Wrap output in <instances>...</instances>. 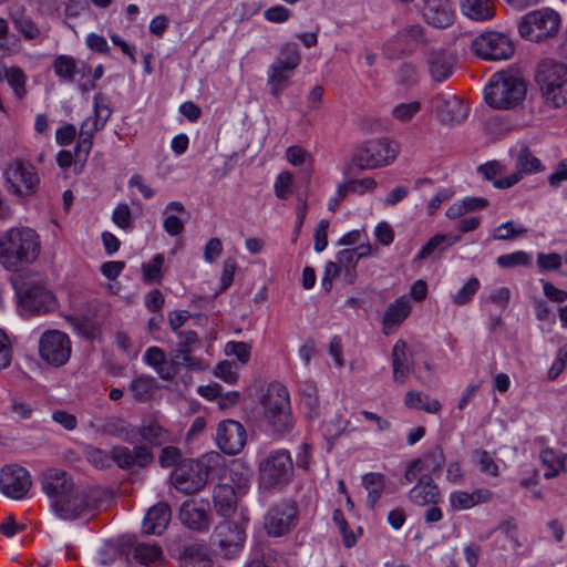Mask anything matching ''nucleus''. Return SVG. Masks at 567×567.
I'll return each instance as SVG.
<instances>
[{"label": "nucleus", "mask_w": 567, "mask_h": 567, "mask_svg": "<svg viewBox=\"0 0 567 567\" xmlns=\"http://www.w3.org/2000/svg\"><path fill=\"white\" fill-rule=\"evenodd\" d=\"M171 507L166 503H157L151 507L143 520V530L146 534L161 535L171 520Z\"/></svg>", "instance_id": "bb28decb"}, {"label": "nucleus", "mask_w": 567, "mask_h": 567, "mask_svg": "<svg viewBox=\"0 0 567 567\" xmlns=\"http://www.w3.org/2000/svg\"><path fill=\"white\" fill-rule=\"evenodd\" d=\"M132 557L142 565L157 564L163 560V550L156 543H137Z\"/></svg>", "instance_id": "58836bf2"}, {"label": "nucleus", "mask_w": 567, "mask_h": 567, "mask_svg": "<svg viewBox=\"0 0 567 567\" xmlns=\"http://www.w3.org/2000/svg\"><path fill=\"white\" fill-rule=\"evenodd\" d=\"M208 467L199 461L186 460L179 463L171 475L173 486L184 493L194 494L207 484Z\"/></svg>", "instance_id": "9b49d317"}, {"label": "nucleus", "mask_w": 567, "mask_h": 567, "mask_svg": "<svg viewBox=\"0 0 567 567\" xmlns=\"http://www.w3.org/2000/svg\"><path fill=\"white\" fill-rule=\"evenodd\" d=\"M144 361L153 367L163 380L171 381L177 374V369L172 364V361L168 367L165 365L166 354L158 347L148 348L144 354Z\"/></svg>", "instance_id": "473e14b6"}, {"label": "nucleus", "mask_w": 567, "mask_h": 567, "mask_svg": "<svg viewBox=\"0 0 567 567\" xmlns=\"http://www.w3.org/2000/svg\"><path fill=\"white\" fill-rule=\"evenodd\" d=\"M526 231V228L516 225L514 221H506L495 229L494 239L508 240L524 235Z\"/></svg>", "instance_id": "bf43d9fd"}, {"label": "nucleus", "mask_w": 567, "mask_h": 567, "mask_svg": "<svg viewBox=\"0 0 567 567\" xmlns=\"http://www.w3.org/2000/svg\"><path fill=\"white\" fill-rule=\"evenodd\" d=\"M112 461L122 470L134 466L145 467L153 462L152 452L144 445L128 449L123 445H115L111 450Z\"/></svg>", "instance_id": "5701e85b"}, {"label": "nucleus", "mask_w": 567, "mask_h": 567, "mask_svg": "<svg viewBox=\"0 0 567 567\" xmlns=\"http://www.w3.org/2000/svg\"><path fill=\"white\" fill-rule=\"evenodd\" d=\"M527 86L525 82L508 72H497L492 75L485 87V101L495 110H512L525 99Z\"/></svg>", "instance_id": "7ed1b4c3"}, {"label": "nucleus", "mask_w": 567, "mask_h": 567, "mask_svg": "<svg viewBox=\"0 0 567 567\" xmlns=\"http://www.w3.org/2000/svg\"><path fill=\"white\" fill-rule=\"evenodd\" d=\"M92 426L101 435L114 436L127 443L137 441V427L120 416L100 419Z\"/></svg>", "instance_id": "b1692460"}, {"label": "nucleus", "mask_w": 567, "mask_h": 567, "mask_svg": "<svg viewBox=\"0 0 567 567\" xmlns=\"http://www.w3.org/2000/svg\"><path fill=\"white\" fill-rule=\"evenodd\" d=\"M18 305L27 315H44L53 311L56 300L53 293L41 282L16 285Z\"/></svg>", "instance_id": "6e6552de"}, {"label": "nucleus", "mask_w": 567, "mask_h": 567, "mask_svg": "<svg viewBox=\"0 0 567 567\" xmlns=\"http://www.w3.org/2000/svg\"><path fill=\"white\" fill-rule=\"evenodd\" d=\"M410 311V300L405 296L398 298L385 311L383 318L384 328L391 329L393 327H398L408 318Z\"/></svg>", "instance_id": "4c0bfd02"}, {"label": "nucleus", "mask_w": 567, "mask_h": 567, "mask_svg": "<svg viewBox=\"0 0 567 567\" xmlns=\"http://www.w3.org/2000/svg\"><path fill=\"white\" fill-rule=\"evenodd\" d=\"M10 18L16 29L28 40L37 39L40 35V29L34 21L25 14V8L22 4L13 6L10 10Z\"/></svg>", "instance_id": "f704fd0d"}, {"label": "nucleus", "mask_w": 567, "mask_h": 567, "mask_svg": "<svg viewBox=\"0 0 567 567\" xmlns=\"http://www.w3.org/2000/svg\"><path fill=\"white\" fill-rule=\"evenodd\" d=\"M216 441L224 453L234 455L245 446L246 431L239 422L225 420L218 424Z\"/></svg>", "instance_id": "412c9836"}, {"label": "nucleus", "mask_w": 567, "mask_h": 567, "mask_svg": "<svg viewBox=\"0 0 567 567\" xmlns=\"http://www.w3.org/2000/svg\"><path fill=\"white\" fill-rule=\"evenodd\" d=\"M362 485L368 491V505L373 509L385 489V476L381 473H368L362 477Z\"/></svg>", "instance_id": "ea45409f"}, {"label": "nucleus", "mask_w": 567, "mask_h": 567, "mask_svg": "<svg viewBox=\"0 0 567 567\" xmlns=\"http://www.w3.org/2000/svg\"><path fill=\"white\" fill-rule=\"evenodd\" d=\"M66 507L72 512L71 515H63L59 507H53L56 515L62 519H76L100 508L101 498L97 491H84L76 488L66 495Z\"/></svg>", "instance_id": "a211bd4d"}, {"label": "nucleus", "mask_w": 567, "mask_h": 567, "mask_svg": "<svg viewBox=\"0 0 567 567\" xmlns=\"http://www.w3.org/2000/svg\"><path fill=\"white\" fill-rule=\"evenodd\" d=\"M535 81L545 103L558 109L567 104V65L555 60L539 62Z\"/></svg>", "instance_id": "20e7f679"}, {"label": "nucleus", "mask_w": 567, "mask_h": 567, "mask_svg": "<svg viewBox=\"0 0 567 567\" xmlns=\"http://www.w3.org/2000/svg\"><path fill=\"white\" fill-rule=\"evenodd\" d=\"M165 258L163 254L155 255L150 261L142 264V279L145 284L151 285L161 282L163 279L162 267Z\"/></svg>", "instance_id": "de8ad7c7"}, {"label": "nucleus", "mask_w": 567, "mask_h": 567, "mask_svg": "<svg viewBox=\"0 0 567 567\" xmlns=\"http://www.w3.org/2000/svg\"><path fill=\"white\" fill-rule=\"evenodd\" d=\"M391 357L393 380L395 383L404 384L411 372V353L404 340L400 339L394 343Z\"/></svg>", "instance_id": "a878e982"}, {"label": "nucleus", "mask_w": 567, "mask_h": 567, "mask_svg": "<svg viewBox=\"0 0 567 567\" xmlns=\"http://www.w3.org/2000/svg\"><path fill=\"white\" fill-rule=\"evenodd\" d=\"M298 509L291 501L274 504L264 519V527L269 536L280 537L296 526Z\"/></svg>", "instance_id": "2eb2a0df"}, {"label": "nucleus", "mask_w": 567, "mask_h": 567, "mask_svg": "<svg viewBox=\"0 0 567 567\" xmlns=\"http://www.w3.org/2000/svg\"><path fill=\"white\" fill-rule=\"evenodd\" d=\"M293 176L290 172H282L275 182V194L280 199H287L291 195Z\"/></svg>", "instance_id": "680f3d73"}, {"label": "nucleus", "mask_w": 567, "mask_h": 567, "mask_svg": "<svg viewBox=\"0 0 567 567\" xmlns=\"http://www.w3.org/2000/svg\"><path fill=\"white\" fill-rule=\"evenodd\" d=\"M112 115V109L103 93L94 96V115L92 116L103 128Z\"/></svg>", "instance_id": "5fc2aeb1"}, {"label": "nucleus", "mask_w": 567, "mask_h": 567, "mask_svg": "<svg viewBox=\"0 0 567 567\" xmlns=\"http://www.w3.org/2000/svg\"><path fill=\"white\" fill-rule=\"evenodd\" d=\"M248 522V516L240 514L238 519L224 520L215 527L213 540L223 557L230 559L243 550Z\"/></svg>", "instance_id": "0eeeda50"}, {"label": "nucleus", "mask_w": 567, "mask_h": 567, "mask_svg": "<svg viewBox=\"0 0 567 567\" xmlns=\"http://www.w3.org/2000/svg\"><path fill=\"white\" fill-rule=\"evenodd\" d=\"M540 460L548 467V472L544 474L546 478H551L558 474L561 464L553 450L544 449L540 452Z\"/></svg>", "instance_id": "e2e57ef3"}, {"label": "nucleus", "mask_w": 567, "mask_h": 567, "mask_svg": "<svg viewBox=\"0 0 567 567\" xmlns=\"http://www.w3.org/2000/svg\"><path fill=\"white\" fill-rule=\"evenodd\" d=\"M427 64L431 76L442 82L452 74L453 56L443 50H433L427 54Z\"/></svg>", "instance_id": "c756f323"}, {"label": "nucleus", "mask_w": 567, "mask_h": 567, "mask_svg": "<svg viewBox=\"0 0 567 567\" xmlns=\"http://www.w3.org/2000/svg\"><path fill=\"white\" fill-rule=\"evenodd\" d=\"M496 262L502 268L528 266L530 264V256L527 252L519 250L512 254L498 256Z\"/></svg>", "instance_id": "6e6d98bb"}, {"label": "nucleus", "mask_w": 567, "mask_h": 567, "mask_svg": "<svg viewBox=\"0 0 567 567\" xmlns=\"http://www.w3.org/2000/svg\"><path fill=\"white\" fill-rule=\"evenodd\" d=\"M423 41V29L420 25H410L392 37L383 48V53L389 59H401L413 52Z\"/></svg>", "instance_id": "f3484780"}, {"label": "nucleus", "mask_w": 567, "mask_h": 567, "mask_svg": "<svg viewBox=\"0 0 567 567\" xmlns=\"http://www.w3.org/2000/svg\"><path fill=\"white\" fill-rule=\"evenodd\" d=\"M301 403L306 409L307 419L313 420L320 415L318 389L315 384H305V386L301 390Z\"/></svg>", "instance_id": "a18cd8bd"}, {"label": "nucleus", "mask_w": 567, "mask_h": 567, "mask_svg": "<svg viewBox=\"0 0 567 567\" xmlns=\"http://www.w3.org/2000/svg\"><path fill=\"white\" fill-rule=\"evenodd\" d=\"M477 172L487 181H498L497 176L505 173V166H503L498 161H489L485 164H482L477 167Z\"/></svg>", "instance_id": "69168bd1"}, {"label": "nucleus", "mask_w": 567, "mask_h": 567, "mask_svg": "<svg viewBox=\"0 0 567 567\" xmlns=\"http://www.w3.org/2000/svg\"><path fill=\"white\" fill-rule=\"evenodd\" d=\"M399 152V145L386 138L368 141L357 148L344 173L351 174L353 166L360 171L388 166L395 161Z\"/></svg>", "instance_id": "39448f33"}, {"label": "nucleus", "mask_w": 567, "mask_h": 567, "mask_svg": "<svg viewBox=\"0 0 567 567\" xmlns=\"http://www.w3.org/2000/svg\"><path fill=\"white\" fill-rule=\"evenodd\" d=\"M31 485L30 474L19 465H7L0 471V491L8 497L23 498Z\"/></svg>", "instance_id": "dca6fc26"}, {"label": "nucleus", "mask_w": 567, "mask_h": 567, "mask_svg": "<svg viewBox=\"0 0 567 567\" xmlns=\"http://www.w3.org/2000/svg\"><path fill=\"white\" fill-rule=\"evenodd\" d=\"M226 353L235 355L241 363H247L250 359L251 347L245 342L230 341L226 344Z\"/></svg>", "instance_id": "0e129e2a"}, {"label": "nucleus", "mask_w": 567, "mask_h": 567, "mask_svg": "<svg viewBox=\"0 0 567 567\" xmlns=\"http://www.w3.org/2000/svg\"><path fill=\"white\" fill-rule=\"evenodd\" d=\"M113 223L122 229H131L133 225L132 212L127 204H118L112 215Z\"/></svg>", "instance_id": "052dcab7"}, {"label": "nucleus", "mask_w": 567, "mask_h": 567, "mask_svg": "<svg viewBox=\"0 0 567 567\" xmlns=\"http://www.w3.org/2000/svg\"><path fill=\"white\" fill-rule=\"evenodd\" d=\"M264 17L267 21L272 23H284L291 17V11L280 4L270 7L264 12Z\"/></svg>", "instance_id": "774afa93"}, {"label": "nucleus", "mask_w": 567, "mask_h": 567, "mask_svg": "<svg viewBox=\"0 0 567 567\" xmlns=\"http://www.w3.org/2000/svg\"><path fill=\"white\" fill-rule=\"evenodd\" d=\"M266 416L275 432L285 433L292 427L290 399L287 388L272 383L264 400Z\"/></svg>", "instance_id": "423d86ee"}, {"label": "nucleus", "mask_w": 567, "mask_h": 567, "mask_svg": "<svg viewBox=\"0 0 567 567\" xmlns=\"http://www.w3.org/2000/svg\"><path fill=\"white\" fill-rule=\"evenodd\" d=\"M179 519L189 529L207 530L210 524L209 504L204 501H185L179 508Z\"/></svg>", "instance_id": "4be33fe9"}, {"label": "nucleus", "mask_w": 567, "mask_h": 567, "mask_svg": "<svg viewBox=\"0 0 567 567\" xmlns=\"http://www.w3.org/2000/svg\"><path fill=\"white\" fill-rule=\"evenodd\" d=\"M156 389V380L150 375H140L132 380L130 390L138 402H147L152 399Z\"/></svg>", "instance_id": "79ce46f5"}, {"label": "nucleus", "mask_w": 567, "mask_h": 567, "mask_svg": "<svg viewBox=\"0 0 567 567\" xmlns=\"http://www.w3.org/2000/svg\"><path fill=\"white\" fill-rule=\"evenodd\" d=\"M72 352L71 341L66 333L59 330L45 331L39 340V353L42 360L53 367L64 365Z\"/></svg>", "instance_id": "ddd939ff"}, {"label": "nucleus", "mask_w": 567, "mask_h": 567, "mask_svg": "<svg viewBox=\"0 0 567 567\" xmlns=\"http://www.w3.org/2000/svg\"><path fill=\"white\" fill-rule=\"evenodd\" d=\"M40 235L29 227H13L0 236V264L18 271L37 261L41 254Z\"/></svg>", "instance_id": "f257e3e1"}, {"label": "nucleus", "mask_w": 567, "mask_h": 567, "mask_svg": "<svg viewBox=\"0 0 567 567\" xmlns=\"http://www.w3.org/2000/svg\"><path fill=\"white\" fill-rule=\"evenodd\" d=\"M559 16L550 9L527 13L518 24L519 34L529 41L539 42L554 35L559 27Z\"/></svg>", "instance_id": "1a4fd4ad"}, {"label": "nucleus", "mask_w": 567, "mask_h": 567, "mask_svg": "<svg viewBox=\"0 0 567 567\" xmlns=\"http://www.w3.org/2000/svg\"><path fill=\"white\" fill-rule=\"evenodd\" d=\"M481 284L477 278H471L455 295L452 296V301L457 306L466 305L477 292Z\"/></svg>", "instance_id": "864d4df0"}, {"label": "nucleus", "mask_w": 567, "mask_h": 567, "mask_svg": "<svg viewBox=\"0 0 567 567\" xmlns=\"http://www.w3.org/2000/svg\"><path fill=\"white\" fill-rule=\"evenodd\" d=\"M140 437L156 446L171 441L169 432L156 419H148L137 427V440Z\"/></svg>", "instance_id": "2f4dec72"}, {"label": "nucleus", "mask_w": 567, "mask_h": 567, "mask_svg": "<svg viewBox=\"0 0 567 567\" xmlns=\"http://www.w3.org/2000/svg\"><path fill=\"white\" fill-rule=\"evenodd\" d=\"M434 102L436 103L437 109H442V112L446 111L449 114H451L450 116L444 117V120L460 122L465 117V114L461 113V101L455 96H451L450 99L444 100L442 96L437 95L434 97Z\"/></svg>", "instance_id": "8fccbe9b"}, {"label": "nucleus", "mask_w": 567, "mask_h": 567, "mask_svg": "<svg viewBox=\"0 0 567 567\" xmlns=\"http://www.w3.org/2000/svg\"><path fill=\"white\" fill-rule=\"evenodd\" d=\"M332 518L343 536L344 546L348 548L354 546L357 543V538L354 534L349 529L348 523L342 511L339 508L334 509Z\"/></svg>", "instance_id": "13d9d810"}, {"label": "nucleus", "mask_w": 567, "mask_h": 567, "mask_svg": "<svg viewBox=\"0 0 567 567\" xmlns=\"http://www.w3.org/2000/svg\"><path fill=\"white\" fill-rule=\"evenodd\" d=\"M158 462L162 467L177 466L182 463V453L175 446H166L162 450Z\"/></svg>", "instance_id": "338daca9"}, {"label": "nucleus", "mask_w": 567, "mask_h": 567, "mask_svg": "<svg viewBox=\"0 0 567 567\" xmlns=\"http://www.w3.org/2000/svg\"><path fill=\"white\" fill-rule=\"evenodd\" d=\"M42 488L51 498L53 507H59L63 515H71L65 497L78 487L68 472L61 468L45 470L42 473Z\"/></svg>", "instance_id": "f8f14e48"}, {"label": "nucleus", "mask_w": 567, "mask_h": 567, "mask_svg": "<svg viewBox=\"0 0 567 567\" xmlns=\"http://www.w3.org/2000/svg\"><path fill=\"white\" fill-rule=\"evenodd\" d=\"M103 130V127L93 120V117H87L80 127V136L75 146V159L80 163H84L93 146V137L94 134L99 131Z\"/></svg>", "instance_id": "c85d7f7f"}, {"label": "nucleus", "mask_w": 567, "mask_h": 567, "mask_svg": "<svg viewBox=\"0 0 567 567\" xmlns=\"http://www.w3.org/2000/svg\"><path fill=\"white\" fill-rule=\"evenodd\" d=\"M421 110V104L417 101L410 103H402L392 110V116L403 123L410 122L414 115Z\"/></svg>", "instance_id": "4d7b16f0"}, {"label": "nucleus", "mask_w": 567, "mask_h": 567, "mask_svg": "<svg viewBox=\"0 0 567 567\" xmlns=\"http://www.w3.org/2000/svg\"><path fill=\"white\" fill-rule=\"evenodd\" d=\"M515 167L516 171L513 174L495 181L494 187L498 189L511 188L520 182L524 175L536 174L545 169L540 159L537 158L527 146L519 150Z\"/></svg>", "instance_id": "6ab92c4d"}, {"label": "nucleus", "mask_w": 567, "mask_h": 567, "mask_svg": "<svg viewBox=\"0 0 567 567\" xmlns=\"http://www.w3.org/2000/svg\"><path fill=\"white\" fill-rule=\"evenodd\" d=\"M84 456L90 464L96 468H107L112 465V453L93 445H87L84 449Z\"/></svg>", "instance_id": "3c124183"}, {"label": "nucleus", "mask_w": 567, "mask_h": 567, "mask_svg": "<svg viewBox=\"0 0 567 567\" xmlns=\"http://www.w3.org/2000/svg\"><path fill=\"white\" fill-rule=\"evenodd\" d=\"M213 499L216 512L221 516H229L236 506V494L229 484H219L214 488Z\"/></svg>", "instance_id": "e433bc0d"}, {"label": "nucleus", "mask_w": 567, "mask_h": 567, "mask_svg": "<svg viewBox=\"0 0 567 567\" xmlns=\"http://www.w3.org/2000/svg\"><path fill=\"white\" fill-rule=\"evenodd\" d=\"M183 567H212V560L199 546H186L183 549Z\"/></svg>", "instance_id": "49530a36"}, {"label": "nucleus", "mask_w": 567, "mask_h": 567, "mask_svg": "<svg viewBox=\"0 0 567 567\" xmlns=\"http://www.w3.org/2000/svg\"><path fill=\"white\" fill-rule=\"evenodd\" d=\"M371 246L370 245H359L355 248L343 249L338 252L337 262L340 267L346 269L347 276L349 277V284H352L355 277V265L357 262L370 255Z\"/></svg>", "instance_id": "7c9ffc66"}, {"label": "nucleus", "mask_w": 567, "mask_h": 567, "mask_svg": "<svg viewBox=\"0 0 567 567\" xmlns=\"http://www.w3.org/2000/svg\"><path fill=\"white\" fill-rule=\"evenodd\" d=\"M300 63V54L296 44H285L277 58L275 64L293 71Z\"/></svg>", "instance_id": "603ef678"}, {"label": "nucleus", "mask_w": 567, "mask_h": 567, "mask_svg": "<svg viewBox=\"0 0 567 567\" xmlns=\"http://www.w3.org/2000/svg\"><path fill=\"white\" fill-rule=\"evenodd\" d=\"M410 501L419 506L436 504L440 497L439 487L429 474L421 475L417 484L409 493Z\"/></svg>", "instance_id": "cd10ccee"}, {"label": "nucleus", "mask_w": 567, "mask_h": 567, "mask_svg": "<svg viewBox=\"0 0 567 567\" xmlns=\"http://www.w3.org/2000/svg\"><path fill=\"white\" fill-rule=\"evenodd\" d=\"M4 177L8 190L19 197L33 195L40 184L34 166L22 159L10 163L6 168Z\"/></svg>", "instance_id": "9d476101"}, {"label": "nucleus", "mask_w": 567, "mask_h": 567, "mask_svg": "<svg viewBox=\"0 0 567 567\" xmlns=\"http://www.w3.org/2000/svg\"><path fill=\"white\" fill-rule=\"evenodd\" d=\"M53 69L59 78L66 81H72L75 72L85 74L91 71V68L87 65H83L78 70L75 59L70 55H59L53 62Z\"/></svg>", "instance_id": "a19ab883"}, {"label": "nucleus", "mask_w": 567, "mask_h": 567, "mask_svg": "<svg viewBox=\"0 0 567 567\" xmlns=\"http://www.w3.org/2000/svg\"><path fill=\"white\" fill-rule=\"evenodd\" d=\"M453 10L446 0H426L423 7L425 21L435 28H446L453 21Z\"/></svg>", "instance_id": "393cba45"}, {"label": "nucleus", "mask_w": 567, "mask_h": 567, "mask_svg": "<svg viewBox=\"0 0 567 567\" xmlns=\"http://www.w3.org/2000/svg\"><path fill=\"white\" fill-rule=\"evenodd\" d=\"M404 403L410 409H421L427 413H437L441 410V403L436 399L423 396L417 391H409L405 394Z\"/></svg>", "instance_id": "c03bdc74"}, {"label": "nucleus", "mask_w": 567, "mask_h": 567, "mask_svg": "<svg viewBox=\"0 0 567 567\" xmlns=\"http://www.w3.org/2000/svg\"><path fill=\"white\" fill-rule=\"evenodd\" d=\"M421 461L424 474L430 476L436 472H440L445 463V455L441 446H434L427 451L422 457L416 458Z\"/></svg>", "instance_id": "09e8293b"}, {"label": "nucleus", "mask_w": 567, "mask_h": 567, "mask_svg": "<svg viewBox=\"0 0 567 567\" xmlns=\"http://www.w3.org/2000/svg\"><path fill=\"white\" fill-rule=\"evenodd\" d=\"M293 478V461L290 452L286 449L271 451L258 464V483L261 489L280 492Z\"/></svg>", "instance_id": "f03ea898"}, {"label": "nucleus", "mask_w": 567, "mask_h": 567, "mask_svg": "<svg viewBox=\"0 0 567 567\" xmlns=\"http://www.w3.org/2000/svg\"><path fill=\"white\" fill-rule=\"evenodd\" d=\"M174 213L187 214V212L184 204L177 200L168 203L165 207L163 228L173 237L181 235L185 229L184 220Z\"/></svg>", "instance_id": "72a5a7b5"}, {"label": "nucleus", "mask_w": 567, "mask_h": 567, "mask_svg": "<svg viewBox=\"0 0 567 567\" xmlns=\"http://www.w3.org/2000/svg\"><path fill=\"white\" fill-rule=\"evenodd\" d=\"M462 12L477 21L488 20L495 14V7L492 0H460Z\"/></svg>", "instance_id": "c9c22d12"}, {"label": "nucleus", "mask_w": 567, "mask_h": 567, "mask_svg": "<svg viewBox=\"0 0 567 567\" xmlns=\"http://www.w3.org/2000/svg\"><path fill=\"white\" fill-rule=\"evenodd\" d=\"M474 52L485 60H506L514 53L511 39L499 32H485L476 37L472 43Z\"/></svg>", "instance_id": "4468645a"}, {"label": "nucleus", "mask_w": 567, "mask_h": 567, "mask_svg": "<svg viewBox=\"0 0 567 567\" xmlns=\"http://www.w3.org/2000/svg\"><path fill=\"white\" fill-rule=\"evenodd\" d=\"M178 342L171 352L172 364L178 370L184 367L190 370H198L202 368L200 361L192 355L194 347L199 343L196 331L187 330L177 333Z\"/></svg>", "instance_id": "aec40b11"}, {"label": "nucleus", "mask_w": 567, "mask_h": 567, "mask_svg": "<svg viewBox=\"0 0 567 567\" xmlns=\"http://www.w3.org/2000/svg\"><path fill=\"white\" fill-rule=\"evenodd\" d=\"M293 71L286 70V68L271 64L269 69L268 84L270 92L275 97H279L281 92L289 85V80Z\"/></svg>", "instance_id": "37998d69"}]
</instances>
